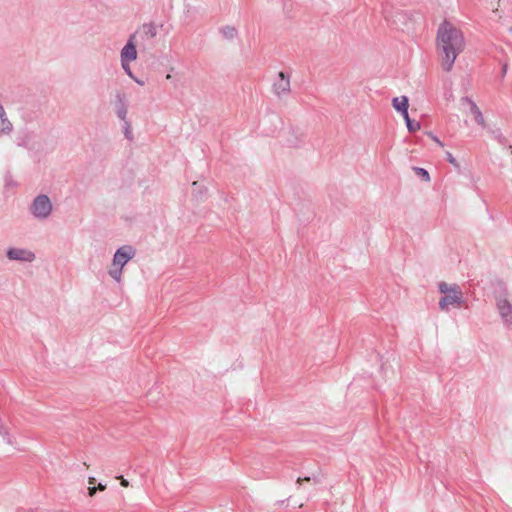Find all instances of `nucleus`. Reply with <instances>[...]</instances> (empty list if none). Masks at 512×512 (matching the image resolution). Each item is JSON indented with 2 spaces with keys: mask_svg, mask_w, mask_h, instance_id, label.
Here are the masks:
<instances>
[{
  "mask_svg": "<svg viewBox=\"0 0 512 512\" xmlns=\"http://www.w3.org/2000/svg\"><path fill=\"white\" fill-rule=\"evenodd\" d=\"M464 48L463 32L449 21L442 22L437 30L436 50L443 71H452L456 58Z\"/></svg>",
  "mask_w": 512,
  "mask_h": 512,
  "instance_id": "1",
  "label": "nucleus"
},
{
  "mask_svg": "<svg viewBox=\"0 0 512 512\" xmlns=\"http://www.w3.org/2000/svg\"><path fill=\"white\" fill-rule=\"evenodd\" d=\"M134 255L135 249L132 246L125 245L119 248L114 255L112 267L109 270L110 276L119 282L121 280L123 267Z\"/></svg>",
  "mask_w": 512,
  "mask_h": 512,
  "instance_id": "2",
  "label": "nucleus"
},
{
  "mask_svg": "<svg viewBox=\"0 0 512 512\" xmlns=\"http://www.w3.org/2000/svg\"><path fill=\"white\" fill-rule=\"evenodd\" d=\"M439 291L444 294V297L439 302L442 310H447L450 306L461 304L463 294L457 285L442 282L439 285Z\"/></svg>",
  "mask_w": 512,
  "mask_h": 512,
  "instance_id": "3",
  "label": "nucleus"
},
{
  "mask_svg": "<svg viewBox=\"0 0 512 512\" xmlns=\"http://www.w3.org/2000/svg\"><path fill=\"white\" fill-rule=\"evenodd\" d=\"M291 75L279 71L272 79L271 92L278 99H285L291 93Z\"/></svg>",
  "mask_w": 512,
  "mask_h": 512,
  "instance_id": "4",
  "label": "nucleus"
},
{
  "mask_svg": "<svg viewBox=\"0 0 512 512\" xmlns=\"http://www.w3.org/2000/svg\"><path fill=\"white\" fill-rule=\"evenodd\" d=\"M31 210L34 216L46 218L52 210V205L49 198L46 195H40L36 197L32 204Z\"/></svg>",
  "mask_w": 512,
  "mask_h": 512,
  "instance_id": "5",
  "label": "nucleus"
},
{
  "mask_svg": "<svg viewBox=\"0 0 512 512\" xmlns=\"http://www.w3.org/2000/svg\"><path fill=\"white\" fill-rule=\"evenodd\" d=\"M461 104L462 106H464L466 109H468L469 113L471 114L473 120L480 126L482 127H485L486 126V123H485V119L480 111V109L478 108V106L473 102L471 101L470 99L468 98H463L461 100Z\"/></svg>",
  "mask_w": 512,
  "mask_h": 512,
  "instance_id": "6",
  "label": "nucleus"
},
{
  "mask_svg": "<svg viewBox=\"0 0 512 512\" xmlns=\"http://www.w3.org/2000/svg\"><path fill=\"white\" fill-rule=\"evenodd\" d=\"M137 58L135 35H132L121 51V60L134 61Z\"/></svg>",
  "mask_w": 512,
  "mask_h": 512,
  "instance_id": "7",
  "label": "nucleus"
},
{
  "mask_svg": "<svg viewBox=\"0 0 512 512\" xmlns=\"http://www.w3.org/2000/svg\"><path fill=\"white\" fill-rule=\"evenodd\" d=\"M7 256L11 260H21L27 262H31L35 259V255L31 251L18 248L10 249L7 252Z\"/></svg>",
  "mask_w": 512,
  "mask_h": 512,
  "instance_id": "8",
  "label": "nucleus"
},
{
  "mask_svg": "<svg viewBox=\"0 0 512 512\" xmlns=\"http://www.w3.org/2000/svg\"><path fill=\"white\" fill-rule=\"evenodd\" d=\"M392 105L395 110L400 112L403 116V118H407L409 116L408 114V107H409V101L406 96H400L396 97L392 101Z\"/></svg>",
  "mask_w": 512,
  "mask_h": 512,
  "instance_id": "9",
  "label": "nucleus"
},
{
  "mask_svg": "<svg viewBox=\"0 0 512 512\" xmlns=\"http://www.w3.org/2000/svg\"><path fill=\"white\" fill-rule=\"evenodd\" d=\"M497 307L501 316L506 320V322L512 325V307L510 303L506 299H499Z\"/></svg>",
  "mask_w": 512,
  "mask_h": 512,
  "instance_id": "10",
  "label": "nucleus"
},
{
  "mask_svg": "<svg viewBox=\"0 0 512 512\" xmlns=\"http://www.w3.org/2000/svg\"><path fill=\"white\" fill-rule=\"evenodd\" d=\"M404 119H405L407 128L410 132H416V131L420 130L421 125L419 122L412 121L409 116H407V118H404Z\"/></svg>",
  "mask_w": 512,
  "mask_h": 512,
  "instance_id": "11",
  "label": "nucleus"
},
{
  "mask_svg": "<svg viewBox=\"0 0 512 512\" xmlns=\"http://www.w3.org/2000/svg\"><path fill=\"white\" fill-rule=\"evenodd\" d=\"M414 171L416 172L417 175L421 176L424 181H430V175L425 169L416 167L414 168Z\"/></svg>",
  "mask_w": 512,
  "mask_h": 512,
  "instance_id": "12",
  "label": "nucleus"
},
{
  "mask_svg": "<svg viewBox=\"0 0 512 512\" xmlns=\"http://www.w3.org/2000/svg\"><path fill=\"white\" fill-rule=\"evenodd\" d=\"M223 33L225 36L232 38L236 34V30L233 27H226L223 29Z\"/></svg>",
  "mask_w": 512,
  "mask_h": 512,
  "instance_id": "13",
  "label": "nucleus"
},
{
  "mask_svg": "<svg viewBox=\"0 0 512 512\" xmlns=\"http://www.w3.org/2000/svg\"><path fill=\"white\" fill-rule=\"evenodd\" d=\"M122 62V67L123 69L125 70V72L130 76V77H133V74H132V71H131V68L129 66V62L130 61H124V60H121Z\"/></svg>",
  "mask_w": 512,
  "mask_h": 512,
  "instance_id": "14",
  "label": "nucleus"
},
{
  "mask_svg": "<svg viewBox=\"0 0 512 512\" xmlns=\"http://www.w3.org/2000/svg\"><path fill=\"white\" fill-rule=\"evenodd\" d=\"M428 136L434 141L436 142L440 147H443L444 144L442 141L439 140L438 137H436L435 135H433L432 133H428Z\"/></svg>",
  "mask_w": 512,
  "mask_h": 512,
  "instance_id": "15",
  "label": "nucleus"
},
{
  "mask_svg": "<svg viewBox=\"0 0 512 512\" xmlns=\"http://www.w3.org/2000/svg\"><path fill=\"white\" fill-rule=\"evenodd\" d=\"M96 492H97L96 486H89L88 487V495L90 497H93L96 494Z\"/></svg>",
  "mask_w": 512,
  "mask_h": 512,
  "instance_id": "16",
  "label": "nucleus"
},
{
  "mask_svg": "<svg viewBox=\"0 0 512 512\" xmlns=\"http://www.w3.org/2000/svg\"><path fill=\"white\" fill-rule=\"evenodd\" d=\"M447 160H448L451 164H453V165L457 166V163H456L455 158H454V157H453V155H452L451 153H449V152H447Z\"/></svg>",
  "mask_w": 512,
  "mask_h": 512,
  "instance_id": "17",
  "label": "nucleus"
},
{
  "mask_svg": "<svg viewBox=\"0 0 512 512\" xmlns=\"http://www.w3.org/2000/svg\"><path fill=\"white\" fill-rule=\"evenodd\" d=\"M120 479H121V482H120L121 486H123V487L129 486L128 480L124 479L123 477H120Z\"/></svg>",
  "mask_w": 512,
  "mask_h": 512,
  "instance_id": "18",
  "label": "nucleus"
},
{
  "mask_svg": "<svg viewBox=\"0 0 512 512\" xmlns=\"http://www.w3.org/2000/svg\"><path fill=\"white\" fill-rule=\"evenodd\" d=\"M97 491H104L106 489V485L105 484H102V483H99L97 486Z\"/></svg>",
  "mask_w": 512,
  "mask_h": 512,
  "instance_id": "19",
  "label": "nucleus"
},
{
  "mask_svg": "<svg viewBox=\"0 0 512 512\" xmlns=\"http://www.w3.org/2000/svg\"><path fill=\"white\" fill-rule=\"evenodd\" d=\"M95 483H96V478L95 477H89L88 478V484L90 486H94Z\"/></svg>",
  "mask_w": 512,
  "mask_h": 512,
  "instance_id": "20",
  "label": "nucleus"
},
{
  "mask_svg": "<svg viewBox=\"0 0 512 512\" xmlns=\"http://www.w3.org/2000/svg\"><path fill=\"white\" fill-rule=\"evenodd\" d=\"M5 115V111L2 106H0V116L3 117Z\"/></svg>",
  "mask_w": 512,
  "mask_h": 512,
  "instance_id": "21",
  "label": "nucleus"
},
{
  "mask_svg": "<svg viewBox=\"0 0 512 512\" xmlns=\"http://www.w3.org/2000/svg\"><path fill=\"white\" fill-rule=\"evenodd\" d=\"M309 480H310V478H309V477H306V478H304V479L299 478L297 482H298V483H301V481H309Z\"/></svg>",
  "mask_w": 512,
  "mask_h": 512,
  "instance_id": "22",
  "label": "nucleus"
},
{
  "mask_svg": "<svg viewBox=\"0 0 512 512\" xmlns=\"http://www.w3.org/2000/svg\"><path fill=\"white\" fill-rule=\"evenodd\" d=\"M166 79H171V75H170V74H168V75L166 76Z\"/></svg>",
  "mask_w": 512,
  "mask_h": 512,
  "instance_id": "23",
  "label": "nucleus"
}]
</instances>
